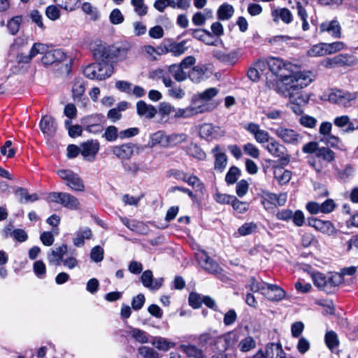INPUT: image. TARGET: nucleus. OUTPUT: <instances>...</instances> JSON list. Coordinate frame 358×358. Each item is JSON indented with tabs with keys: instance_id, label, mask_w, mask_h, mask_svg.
<instances>
[{
	"instance_id": "obj_1",
	"label": "nucleus",
	"mask_w": 358,
	"mask_h": 358,
	"mask_svg": "<svg viewBox=\"0 0 358 358\" xmlns=\"http://www.w3.org/2000/svg\"><path fill=\"white\" fill-rule=\"evenodd\" d=\"M285 83L284 94L289 96L292 102L291 108L296 115L303 113L301 105L308 101L306 94H301V90L309 85L315 80V75L312 71H299L291 76L281 75Z\"/></svg>"
},
{
	"instance_id": "obj_2",
	"label": "nucleus",
	"mask_w": 358,
	"mask_h": 358,
	"mask_svg": "<svg viewBox=\"0 0 358 358\" xmlns=\"http://www.w3.org/2000/svg\"><path fill=\"white\" fill-rule=\"evenodd\" d=\"M129 48L127 45L120 46L108 45L101 41H95L91 44V51L94 60L105 67L108 65L113 69V64L122 61L127 57Z\"/></svg>"
},
{
	"instance_id": "obj_3",
	"label": "nucleus",
	"mask_w": 358,
	"mask_h": 358,
	"mask_svg": "<svg viewBox=\"0 0 358 358\" xmlns=\"http://www.w3.org/2000/svg\"><path fill=\"white\" fill-rule=\"evenodd\" d=\"M313 280L315 286L329 294L335 293L342 282V277L338 274L327 277L321 273H317L313 275Z\"/></svg>"
},
{
	"instance_id": "obj_4",
	"label": "nucleus",
	"mask_w": 358,
	"mask_h": 358,
	"mask_svg": "<svg viewBox=\"0 0 358 358\" xmlns=\"http://www.w3.org/2000/svg\"><path fill=\"white\" fill-rule=\"evenodd\" d=\"M66 60H68V62L64 64V70L63 72L69 74L71 71L72 59L71 58L68 59L66 52L62 49L49 50L48 52L45 53V55H43L41 58V62L45 66L55 63H62Z\"/></svg>"
},
{
	"instance_id": "obj_5",
	"label": "nucleus",
	"mask_w": 358,
	"mask_h": 358,
	"mask_svg": "<svg viewBox=\"0 0 358 358\" xmlns=\"http://www.w3.org/2000/svg\"><path fill=\"white\" fill-rule=\"evenodd\" d=\"M83 74L89 79L105 80L113 74V69L106 65L105 67L96 62L87 66L83 69Z\"/></svg>"
},
{
	"instance_id": "obj_6",
	"label": "nucleus",
	"mask_w": 358,
	"mask_h": 358,
	"mask_svg": "<svg viewBox=\"0 0 358 358\" xmlns=\"http://www.w3.org/2000/svg\"><path fill=\"white\" fill-rule=\"evenodd\" d=\"M238 341V336L234 331H229L222 336L216 337L211 343L215 350L219 353H224L227 350L234 348Z\"/></svg>"
},
{
	"instance_id": "obj_7",
	"label": "nucleus",
	"mask_w": 358,
	"mask_h": 358,
	"mask_svg": "<svg viewBox=\"0 0 358 358\" xmlns=\"http://www.w3.org/2000/svg\"><path fill=\"white\" fill-rule=\"evenodd\" d=\"M58 176L65 181L66 186L73 191L84 192L85 185L81 178L71 170L62 169L57 171Z\"/></svg>"
},
{
	"instance_id": "obj_8",
	"label": "nucleus",
	"mask_w": 358,
	"mask_h": 358,
	"mask_svg": "<svg viewBox=\"0 0 358 358\" xmlns=\"http://www.w3.org/2000/svg\"><path fill=\"white\" fill-rule=\"evenodd\" d=\"M253 358H285V352L280 343H271L266 345L265 352L259 350Z\"/></svg>"
},
{
	"instance_id": "obj_9",
	"label": "nucleus",
	"mask_w": 358,
	"mask_h": 358,
	"mask_svg": "<svg viewBox=\"0 0 358 358\" xmlns=\"http://www.w3.org/2000/svg\"><path fill=\"white\" fill-rule=\"evenodd\" d=\"M99 148L97 141L87 140L80 144V154L84 159L92 162L95 160Z\"/></svg>"
},
{
	"instance_id": "obj_10",
	"label": "nucleus",
	"mask_w": 358,
	"mask_h": 358,
	"mask_svg": "<svg viewBox=\"0 0 358 358\" xmlns=\"http://www.w3.org/2000/svg\"><path fill=\"white\" fill-rule=\"evenodd\" d=\"M209 108L207 105H193L185 108L176 109L173 117L175 118H188L199 113H203L209 111Z\"/></svg>"
},
{
	"instance_id": "obj_11",
	"label": "nucleus",
	"mask_w": 358,
	"mask_h": 358,
	"mask_svg": "<svg viewBox=\"0 0 358 358\" xmlns=\"http://www.w3.org/2000/svg\"><path fill=\"white\" fill-rule=\"evenodd\" d=\"M278 137L287 144H298L302 138V136L292 129L279 127L275 131Z\"/></svg>"
},
{
	"instance_id": "obj_12",
	"label": "nucleus",
	"mask_w": 358,
	"mask_h": 358,
	"mask_svg": "<svg viewBox=\"0 0 358 358\" xmlns=\"http://www.w3.org/2000/svg\"><path fill=\"white\" fill-rule=\"evenodd\" d=\"M267 150L274 157H280V162L282 165L289 164V155L286 154L287 149L282 144L273 141L267 145Z\"/></svg>"
},
{
	"instance_id": "obj_13",
	"label": "nucleus",
	"mask_w": 358,
	"mask_h": 358,
	"mask_svg": "<svg viewBox=\"0 0 358 358\" xmlns=\"http://www.w3.org/2000/svg\"><path fill=\"white\" fill-rule=\"evenodd\" d=\"M140 279L143 285L150 290H157L162 287L164 284V278H159L154 279L152 271L150 270L143 271Z\"/></svg>"
},
{
	"instance_id": "obj_14",
	"label": "nucleus",
	"mask_w": 358,
	"mask_h": 358,
	"mask_svg": "<svg viewBox=\"0 0 358 358\" xmlns=\"http://www.w3.org/2000/svg\"><path fill=\"white\" fill-rule=\"evenodd\" d=\"M135 145L131 143L115 145L111 148L112 153L122 162L129 159L134 155Z\"/></svg>"
},
{
	"instance_id": "obj_15",
	"label": "nucleus",
	"mask_w": 358,
	"mask_h": 358,
	"mask_svg": "<svg viewBox=\"0 0 358 358\" xmlns=\"http://www.w3.org/2000/svg\"><path fill=\"white\" fill-rule=\"evenodd\" d=\"M307 221L309 226L327 235H332L336 232V229L330 221H323L315 217H309Z\"/></svg>"
},
{
	"instance_id": "obj_16",
	"label": "nucleus",
	"mask_w": 358,
	"mask_h": 358,
	"mask_svg": "<svg viewBox=\"0 0 358 358\" xmlns=\"http://www.w3.org/2000/svg\"><path fill=\"white\" fill-rule=\"evenodd\" d=\"M40 129L47 138H52L57 131L56 120L50 115H44L40 122Z\"/></svg>"
},
{
	"instance_id": "obj_17",
	"label": "nucleus",
	"mask_w": 358,
	"mask_h": 358,
	"mask_svg": "<svg viewBox=\"0 0 358 358\" xmlns=\"http://www.w3.org/2000/svg\"><path fill=\"white\" fill-rule=\"evenodd\" d=\"M265 288L262 289V294L270 301H280L285 296V292L279 286L265 283Z\"/></svg>"
},
{
	"instance_id": "obj_18",
	"label": "nucleus",
	"mask_w": 358,
	"mask_h": 358,
	"mask_svg": "<svg viewBox=\"0 0 358 358\" xmlns=\"http://www.w3.org/2000/svg\"><path fill=\"white\" fill-rule=\"evenodd\" d=\"M244 127L248 131L254 136L255 140L258 143H264L268 142L269 134L266 131L261 129L259 124L254 122H250Z\"/></svg>"
},
{
	"instance_id": "obj_19",
	"label": "nucleus",
	"mask_w": 358,
	"mask_h": 358,
	"mask_svg": "<svg viewBox=\"0 0 358 358\" xmlns=\"http://www.w3.org/2000/svg\"><path fill=\"white\" fill-rule=\"evenodd\" d=\"M268 67L269 70L275 75H276L277 77H279V80L282 82L283 86L285 87V83L283 82V79L281 77V75H285L286 76H291L295 73H291L289 75H287L282 72H281L283 69L286 67V64L284 63V62L279 58H271L268 62ZM297 72H296V73Z\"/></svg>"
},
{
	"instance_id": "obj_20",
	"label": "nucleus",
	"mask_w": 358,
	"mask_h": 358,
	"mask_svg": "<svg viewBox=\"0 0 358 358\" xmlns=\"http://www.w3.org/2000/svg\"><path fill=\"white\" fill-rule=\"evenodd\" d=\"M271 16L273 20L278 23L281 20L285 24H289L293 20V15L291 11L287 8H277L272 10Z\"/></svg>"
},
{
	"instance_id": "obj_21",
	"label": "nucleus",
	"mask_w": 358,
	"mask_h": 358,
	"mask_svg": "<svg viewBox=\"0 0 358 358\" xmlns=\"http://www.w3.org/2000/svg\"><path fill=\"white\" fill-rule=\"evenodd\" d=\"M136 110L139 116H145L148 119L153 118L157 113L155 106L148 105L142 100L137 102Z\"/></svg>"
},
{
	"instance_id": "obj_22",
	"label": "nucleus",
	"mask_w": 358,
	"mask_h": 358,
	"mask_svg": "<svg viewBox=\"0 0 358 358\" xmlns=\"http://www.w3.org/2000/svg\"><path fill=\"white\" fill-rule=\"evenodd\" d=\"M220 128L215 127L213 124L205 123L201 125L199 128V135L201 138L206 139L215 138L219 136Z\"/></svg>"
},
{
	"instance_id": "obj_23",
	"label": "nucleus",
	"mask_w": 358,
	"mask_h": 358,
	"mask_svg": "<svg viewBox=\"0 0 358 358\" xmlns=\"http://www.w3.org/2000/svg\"><path fill=\"white\" fill-rule=\"evenodd\" d=\"M320 29L322 32L327 31L335 38H341V26L337 20L325 22L320 24Z\"/></svg>"
},
{
	"instance_id": "obj_24",
	"label": "nucleus",
	"mask_w": 358,
	"mask_h": 358,
	"mask_svg": "<svg viewBox=\"0 0 358 358\" xmlns=\"http://www.w3.org/2000/svg\"><path fill=\"white\" fill-rule=\"evenodd\" d=\"M218 90L215 87H210L199 94H195L192 98V103L199 106L200 101H208L217 95Z\"/></svg>"
},
{
	"instance_id": "obj_25",
	"label": "nucleus",
	"mask_w": 358,
	"mask_h": 358,
	"mask_svg": "<svg viewBox=\"0 0 358 358\" xmlns=\"http://www.w3.org/2000/svg\"><path fill=\"white\" fill-rule=\"evenodd\" d=\"M213 57L222 63L231 65L234 64L238 59L237 53L234 51L225 52L221 50H215L213 52Z\"/></svg>"
},
{
	"instance_id": "obj_26",
	"label": "nucleus",
	"mask_w": 358,
	"mask_h": 358,
	"mask_svg": "<svg viewBox=\"0 0 358 358\" xmlns=\"http://www.w3.org/2000/svg\"><path fill=\"white\" fill-rule=\"evenodd\" d=\"M68 247L66 244L52 250L48 254V259L50 263H55L56 265L60 264V261L63 259L64 255L67 252Z\"/></svg>"
},
{
	"instance_id": "obj_27",
	"label": "nucleus",
	"mask_w": 358,
	"mask_h": 358,
	"mask_svg": "<svg viewBox=\"0 0 358 358\" xmlns=\"http://www.w3.org/2000/svg\"><path fill=\"white\" fill-rule=\"evenodd\" d=\"M203 257L202 259L204 262L203 265V268L210 273L217 274L220 273L222 271L220 265L211 257H210L205 252H203Z\"/></svg>"
},
{
	"instance_id": "obj_28",
	"label": "nucleus",
	"mask_w": 358,
	"mask_h": 358,
	"mask_svg": "<svg viewBox=\"0 0 358 358\" xmlns=\"http://www.w3.org/2000/svg\"><path fill=\"white\" fill-rule=\"evenodd\" d=\"M180 349L186 354L188 357L194 358H205L206 356L203 351L194 345L182 344Z\"/></svg>"
},
{
	"instance_id": "obj_29",
	"label": "nucleus",
	"mask_w": 358,
	"mask_h": 358,
	"mask_svg": "<svg viewBox=\"0 0 358 358\" xmlns=\"http://www.w3.org/2000/svg\"><path fill=\"white\" fill-rule=\"evenodd\" d=\"M92 235V231L90 228H80L76 232V236L73 239V244L76 247L83 246L85 244V239H90Z\"/></svg>"
},
{
	"instance_id": "obj_30",
	"label": "nucleus",
	"mask_w": 358,
	"mask_h": 358,
	"mask_svg": "<svg viewBox=\"0 0 358 358\" xmlns=\"http://www.w3.org/2000/svg\"><path fill=\"white\" fill-rule=\"evenodd\" d=\"M60 204L70 210H77L80 206L79 200L76 196L66 192H63Z\"/></svg>"
},
{
	"instance_id": "obj_31",
	"label": "nucleus",
	"mask_w": 358,
	"mask_h": 358,
	"mask_svg": "<svg viewBox=\"0 0 358 358\" xmlns=\"http://www.w3.org/2000/svg\"><path fill=\"white\" fill-rule=\"evenodd\" d=\"M234 13V7L228 3L222 4L217 11V18L220 20H228Z\"/></svg>"
},
{
	"instance_id": "obj_32",
	"label": "nucleus",
	"mask_w": 358,
	"mask_h": 358,
	"mask_svg": "<svg viewBox=\"0 0 358 358\" xmlns=\"http://www.w3.org/2000/svg\"><path fill=\"white\" fill-rule=\"evenodd\" d=\"M169 72L172 75L176 80L182 82L187 79V76L184 71V69L180 64H171L169 66Z\"/></svg>"
},
{
	"instance_id": "obj_33",
	"label": "nucleus",
	"mask_w": 358,
	"mask_h": 358,
	"mask_svg": "<svg viewBox=\"0 0 358 358\" xmlns=\"http://www.w3.org/2000/svg\"><path fill=\"white\" fill-rule=\"evenodd\" d=\"M274 178L281 185L287 184L292 178V172L288 170H284L279 168L274 171Z\"/></svg>"
},
{
	"instance_id": "obj_34",
	"label": "nucleus",
	"mask_w": 358,
	"mask_h": 358,
	"mask_svg": "<svg viewBox=\"0 0 358 358\" xmlns=\"http://www.w3.org/2000/svg\"><path fill=\"white\" fill-rule=\"evenodd\" d=\"M187 41L184 40L179 43H169V51L175 57H178L184 54L187 50L185 46Z\"/></svg>"
},
{
	"instance_id": "obj_35",
	"label": "nucleus",
	"mask_w": 358,
	"mask_h": 358,
	"mask_svg": "<svg viewBox=\"0 0 358 358\" xmlns=\"http://www.w3.org/2000/svg\"><path fill=\"white\" fill-rule=\"evenodd\" d=\"M206 69L202 66H194L189 72L188 78L194 83H200L204 78Z\"/></svg>"
},
{
	"instance_id": "obj_36",
	"label": "nucleus",
	"mask_w": 358,
	"mask_h": 358,
	"mask_svg": "<svg viewBox=\"0 0 358 358\" xmlns=\"http://www.w3.org/2000/svg\"><path fill=\"white\" fill-rule=\"evenodd\" d=\"M324 341L327 346L331 352L339 345L338 336L334 331H329L325 334Z\"/></svg>"
},
{
	"instance_id": "obj_37",
	"label": "nucleus",
	"mask_w": 358,
	"mask_h": 358,
	"mask_svg": "<svg viewBox=\"0 0 358 358\" xmlns=\"http://www.w3.org/2000/svg\"><path fill=\"white\" fill-rule=\"evenodd\" d=\"M22 22V16L17 15L10 19L6 24L9 33L14 36L17 34Z\"/></svg>"
},
{
	"instance_id": "obj_38",
	"label": "nucleus",
	"mask_w": 358,
	"mask_h": 358,
	"mask_svg": "<svg viewBox=\"0 0 358 358\" xmlns=\"http://www.w3.org/2000/svg\"><path fill=\"white\" fill-rule=\"evenodd\" d=\"M186 152L188 155L197 158L203 159L206 157V153L196 143H191L186 147Z\"/></svg>"
},
{
	"instance_id": "obj_39",
	"label": "nucleus",
	"mask_w": 358,
	"mask_h": 358,
	"mask_svg": "<svg viewBox=\"0 0 358 358\" xmlns=\"http://www.w3.org/2000/svg\"><path fill=\"white\" fill-rule=\"evenodd\" d=\"M316 157L321 158L327 163L333 162L335 159V153L327 147H322L317 152Z\"/></svg>"
},
{
	"instance_id": "obj_40",
	"label": "nucleus",
	"mask_w": 358,
	"mask_h": 358,
	"mask_svg": "<svg viewBox=\"0 0 358 358\" xmlns=\"http://www.w3.org/2000/svg\"><path fill=\"white\" fill-rule=\"evenodd\" d=\"M122 166L126 173L132 176H136L138 172L141 170L139 164L136 162L123 161L122 162Z\"/></svg>"
},
{
	"instance_id": "obj_41",
	"label": "nucleus",
	"mask_w": 358,
	"mask_h": 358,
	"mask_svg": "<svg viewBox=\"0 0 358 358\" xmlns=\"http://www.w3.org/2000/svg\"><path fill=\"white\" fill-rule=\"evenodd\" d=\"M83 11L90 16V20L96 21L99 18V13L96 8L92 6L89 2H85L82 5Z\"/></svg>"
},
{
	"instance_id": "obj_42",
	"label": "nucleus",
	"mask_w": 358,
	"mask_h": 358,
	"mask_svg": "<svg viewBox=\"0 0 358 358\" xmlns=\"http://www.w3.org/2000/svg\"><path fill=\"white\" fill-rule=\"evenodd\" d=\"M354 173V168L351 164H347L336 171L337 178L345 182Z\"/></svg>"
},
{
	"instance_id": "obj_43",
	"label": "nucleus",
	"mask_w": 358,
	"mask_h": 358,
	"mask_svg": "<svg viewBox=\"0 0 358 358\" xmlns=\"http://www.w3.org/2000/svg\"><path fill=\"white\" fill-rule=\"evenodd\" d=\"M256 347V342L252 336H248L241 340L238 348L241 352H246Z\"/></svg>"
},
{
	"instance_id": "obj_44",
	"label": "nucleus",
	"mask_w": 358,
	"mask_h": 358,
	"mask_svg": "<svg viewBox=\"0 0 358 358\" xmlns=\"http://www.w3.org/2000/svg\"><path fill=\"white\" fill-rule=\"evenodd\" d=\"M152 344L158 350L163 351H167L174 345L173 343L169 342L166 339L162 337H155Z\"/></svg>"
},
{
	"instance_id": "obj_45",
	"label": "nucleus",
	"mask_w": 358,
	"mask_h": 358,
	"mask_svg": "<svg viewBox=\"0 0 358 358\" xmlns=\"http://www.w3.org/2000/svg\"><path fill=\"white\" fill-rule=\"evenodd\" d=\"M85 91V84L83 81H76L73 86L72 93L73 99L74 101L80 100L81 96L83 95Z\"/></svg>"
},
{
	"instance_id": "obj_46",
	"label": "nucleus",
	"mask_w": 358,
	"mask_h": 358,
	"mask_svg": "<svg viewBox=\"0 0 358 358\" xmlns=\"http://www.w3.org/2000/svg\"><path fill=\"white\" fill-rule=\"evenodd\" d=\"M240 175V169L236 166H231L226 174L225 181L228 185H233L237 181Z\"/></svg>"
},
{
	"instance_id": "obj_47",
	"label": "nucleus",
	"mask_w": 358,
	"mask_h": 358,
	"mask_svg": "<svg viewBox=\"0 0 358 358\" xmlns=\"http://www.w3.org/2000/svg\"><path fill=\"white\" fill-rule=\"evenodd\" d=\"M203 295L196 292H191L189 295L188 301L193 308H199L203 303Z\"/></svg>"
},
{
	"instance_id": "obj_48",
	"label": "nucleus",
	"mask_w": 358,
	"mask_h": 358,
	"mask_svg": "<svg viewBox=\"0 0 358 358\" xmlns=\"http://www.w3.org/2000/svg\"><path fill=\"white\" fill-rule=\"evenodd\" d=\"M227 163V157L224 152L217 153L215 155V161L214 167L215 169L222 172L225 169Z\"/></svg>"
},
{
	"instance_id": "obj_49",
	"label": "nucleus",
	"mask_w": 358,
	"mask_h": 358,
	"mask_svg": "<svg viewBox=\"0 0 358 358\" xmlns=\"http://www.w3.org/2000/svg\"><path fill=\"white\" fill-rule=\"evenodd\" d=\"M138 352L143 358H159L157 352L148 346L140 347Z\"/></svg>"
},
{
	"instance_id": "obj_50",
	"label": "nucleus",
	"mask_w": 358,
	"mask_h": 358,
	"mask_svg": "<svg viewBox=\"0 0 358 358\" xmlns=\"http://www.w3.org/2000/svg\"><path fill=\"white\" fill-rule=\"evenodd\" d=\"M131 3L138 15L143 16L147 14L148 6L144 3V0H131Z\"/></svg>"
},
{
	"instance_id": "obj_51",
	"label": "nucleus",
	"mask_w": 358,
	"mask_h": 358,
	"mask_svg": "<svg viewBox=\"0 0 358 358\" xmlns=\"http://www.w3.org/2000/svg\"><path fill=\"white\" fill-rule=\"evenodd\" d=\"M80 0H55V2L60 8L72 11L75 10Z\"/></svg>"
},
{
	"instance_id": "obj_52",
	"label": "nucleus",
	"mask_w": 358,
	"mask_h": 358,
	"mask_svg": "<svg viewBox=\"0 0 358 358\" xmlns=\"http://www.w3.org/2000/svg\"><path fill=\"white\" fill-rule=\"evenodd\" d=\"M130 334L132 338L141 343H146L148 342L146 332L140 329L133 328Z\"/></svg>"
},
{
	"instance_id": "obj_53",
	"label": "nucleus",
	"mask_w": 358,
	"mask_h": 358,
	"mask_svg": "<svg viewBox=\"0 0 358 358\" xmlns=\"http://www.w3.org/2000/svg\"><path fill=\"white\" fill-rule=\"evenodd\" d=\"M327 55L332 54L344 48V43L341 41H336L331 43H324Z\"/></svg>"
},
{
	"instance_id": "obj_54",
	"label": "nucleus",
	"mask_w": 358,
	"mask_h": 358,
	"mask_svg": "<svg viewBox=\"0 0 358 358\" xmlns=\"http://www.w3.org/2000/svg\"><path fill=\"white\" fill-rule=\"evenodd\" d=\"M185 33L191 34L194 38H195L199 41H203L204 37L206 36V35L211 36V32H210L209 31H208L206 29H189L185 31Z\"/></svg>"
},
{
	"instance_id": "obj_55",
	"label": "nucleus",
	"mask_w": 358,
	"mask_h": 358,
	"mask_svg": "<svg viewBox=\"0 0 358 358\" xmlns=\"http://www.w3.org/2000/svg\"><path fill=\"white\" fill-rule=\"evenodd\" d=\"M159 113L162 116H168L171 113H174L176 108L168 102H161L158 107Z\"/></svg>"
},
{
	"instance_id": "obj_56",
	"label": "nucleus",
	"mask_w": 358,
	"mask_h": 358,
	"mask_svg": "<svg viewBox=\"0 0 358 358\" xmlns=\"http://www.w3.org/2000/svg\"><path fill=\"white\" fill-rule=\"evenodd\" d=\"M184 182H187L189 185L196 188V190L202 191L204 189L203 184L201 182L199 178L196 176L192 175L190 176H187L186 180Z\"/></svg>"
},
{
	"instance_id": "obj_57",
	"label": "nucleus",
	"mask_w": 358,
	"mask_h": 358,
	"mask_svg": "<svg viewBox=\"0 0 358 358\" xmlns=\"http://www.w3.org/2000/svg\"><path fill=\"white\" fill-rule=\"evenodd\" d=\"M90 257L94 262H100L103 259V249L99 245L94 247L91 250Z\"/></svg>"
},
{
	"instance_id": "obj_58",
	"label": "nucleus",
	"mask_w": 358,
	"mask_h": 358,
	"mask_svg": "<svg viewBox=\"0 0 358 358\" xmlns=\"http://www.w3.org/2000/svg\"><path fill=\"white\" fill-rule=\"evenodd\" d=\"M243 151L246 155L255 159H257L259 157V149L251 143H248L243 146Z\"/></svg>"
},
{
	"instance_id": "obj_59",
	"label": "nucleus",
	"mask_w": 358,
	"mask_h": 358,
	"mask_svg": "<svg viewBox=\"0 0 358 358\" xmlns=\"http://www.w3.org/2000/svg\"><path fill=\"white\" fill-rule=\"evenodd\" d=\"M357 98L356 93H350L348 92H343V96L338 101V104L344 107H348L350 105V102L355 100Z\"/></svg>"
},
{
	"instance_id": "obj_60",
	"label": "nucleus",
	"mask_w": 358,
	"mask_h": 358,
	"mask_svg": "<svg viewBox=\"0 0 358 358\" xmlns=\"http://www.w3.org/2000/svg\"><path fill=\"white\" fill-rule=\"evenodd\" d=\"M301 125L308 128H314L317 124V120L310 115H302L299 119Z\"/></svg>"
},
{
	"instance_id": "obj_61",
	"label": "nucleus",
	"mask_w": 358,
	"mask_h": 358,
	"mask_svg": "<svg viewBox=\"0 0 358 358\" xmlns=\"http://www.w3.org/2000/svg\"><path fill=\"white\" fill-rule=\"evenodd\" d=\"M145 301L144 294H138L137 296L133 297L131 301V306L134 310H138L142 308Z\"/></svg>"
},
{
	"instance_id": "obj_62",
	"label": "nucleus",
	"mask_w": 358,
	"mask_h": 358,
	"mask_svg": "<svg viewBox=\"0 0 358 358\" xmlns=\"http://www.w3.org/2000/svg\"><path fill=\"white\" fill-rule=\"evenodd\" d=\"M45 14L51 20H56L60 17V10L56 6L52 5L46 8Z\"/></svg>"
},
{
	"instance_id": "obj_63",
	"label": "nucleus",
	"mask_w": 358,
	"mask_h": 358,
	"mask_svg": "<svg viewBox=\"0 0 358 358\" xmlns=\"http://www.w3.org/2000/svg\"><path fill=\"white\" fill-rule=\"evenodd\" d=\"M109 18L110 22L113 24H119L124 21V16L118 8L112 10Z\"/></svg>"
},
{
	"instance_id": "obj_64",
	"label": "nucleus",
	"mask_w": 358,
	"mask_h": 358,
	"mask_svg": "<svg viewBox=\"0 0 358 358\" xmlns=\"http://www.w3.org/2000/svg\"><path fill=\"white\" fill-rule=\"evenodd\" d=\"M248 188V182L245 180H241L236 185V192L239 197H242L246 194Z\"/></svg>"
}]
</instances>
